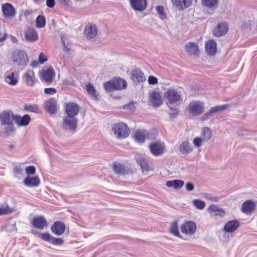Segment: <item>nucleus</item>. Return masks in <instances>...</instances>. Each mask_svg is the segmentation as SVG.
Masks as SVG:
<instances>
[{
  "mask_svg": "<svg viewBox=\"0 0 257 257\" xmlns=\"http://www.w3.org/2000/svg\"><path fill=\"white\" fill-rule=\"evenodd\" d=\"M65 110L66 115L63 117V127L75 131L77 127L78 120L76 116L79 112V107L74 102H68L65 103Z\"/></svg>",
  "mask_w": 257,
  "mask_h": 257,
  "instance_id": "nucleus-1",
  "label": "nucleus"
},
{
  "mask_svg": "<svg viewBox=\"0 0 257 257\" xmlns=\"http://www.w3.org/2000/svg\"><path fill=\"white\" fill-rule=\"evenodd\" d=\"M112 131L115 137L120 140L127 138L130 134L129 127L123 122L114 124L112 127Z\"/></svg>",
  "mask_w": 257,
  "mask_h": 257,
  "instance_id": "nucleus-2",
  "label": "nucleus"
},
{
  "mask_svg": "<svg viewBox=\"0 0 257 257\" xmlns=\"http://www.w3.org/2000/svg\"><path fill=\"white\" fill-rule=\"evenodd\" d=\"M11 60L15 64L22 66H26L29 62L27 54L21 49H16L13 52Z\"/></svg>",
  "mask_w": 257,
  "mask_h": 257,
  "instance_id": "nucleus-3",
  "label": "nucleus"
},
{
  "mask_svg": "<svg viewBox=\"0 0 257 257\" xmlns=\"http://www.w3.org/2000/svg\"><path fill=\"white\" fill-rule=\"evenodd\" d=\"M165 96L167 98L168 102L167 105L169 107L173 110H176L172 106L173 104L178 105L181 101L180 94L174 89L169 88L165 93Z\"/></svg>",
  "mask_w": 257,
  "mask_h": 257,
  "instance_id": "nucleus-4",
  "label": "nucleus"
},
{
  "mask_svg": "<svg viewBox=\"0 0 257 257\" xmlns=\"http://www.w3.org/2000/svg\"><path fill=\"white\" fill-rule=\"evenodd\" d=\"M204 107L203 102L199 101H192L189 104L188 109L190 113L197 115L204 111Z\"/></svg>",
  "mask_w": 257,
  "mask_h": 257,
  "instance_id": "nucleus-5",
  "label": "nucleus"
},
{
  "mask_svg": "<svg viewBox=\"0 0 257 257\" xmlns=\"http://www.w3.org/2000/svg\"><path fill=\"white\" fill-rule=\"evenodd\" d=\"M15 116L13 111L10 109L4 110L1 112V123L3 124H11L15 121Z\"/></svg>",
  "mask_w": 257,
  "mask_h": 257,
  "instance_id": "nucleus-6",
  "label": "nucleus"
},
{
  "mask_svg": "<svg viewBox=\"0 0 257 257\" xmlns=\"http://www.w3.org/2000/svg\"><path fill=\"white\" fill-rule=\"evenodd\" d=\"M207 212L212 217L223 218L226 214L225 211L216 204H211L207 208Z\"/></svg>",
  "mask_w": 257,
  "mask_h": 257,
  "instance_id": "nucleus-7",
  "label": "nucleus"
},
{
  "mask_svg": "<svg viewBox=\"0 0 257 257\" xmlns=\"http://www.w3.org/2000/svg\"><path fill=\"white\" fill-rule=\"evenodd\" d=\"M182 232L187 235H192L196 231V224L192 221L185 222L181 225Z\"/></svg>",
  "mask_w": 257,
  "mask_h": 257,
  "instance_id": "nucleus-8",
  "label": "nucleus"
},
{
  "mask_svg": "<svg viewBox=\"0 0 257 257\" xmlns=\"http://www.w3.org/2000/svg\"><path fill=\"white\" fill-rule=\"evenodd\" d=\"M229 105L228 104H224L213 106L203 115V116L201 117V119L202 120H206L209 117L212 116L213 115H214L215 113L226 109L228 108H229Z\"/></svg>",
  "mask_w": 257,
  "mask_h": 257,
  "instance_id": "nucleus-9",
  "label": "nucleus"
},
{
  "mask_svg": "<svg viewBox=\"0 0 257 257\" xmlns=\"http://www.w3.org/2000/svg\"><path fill=\"white\" fill-rule=\"evenodd\" d=\"M2 10L6 19H12L15 16L16 12L12 4L6 3L2 5Z\"/></svg>",
  "mask_w": 257,
  "mask_h": 257,
  "instance_id": "nucleus-10",
  "label": "nucleus"
},
{
  "mask_svg": "<svg viewBox=\"0 0 257 257\" xmlns=\"http://www.w3.org/2000/svg\"><path fill=\"white\" fill-rule=\"evenodd\" d=\"M147 135L149 139H154L155 138V134L153 135V134L151 133L148 134L145 130H139L136 131L134 135V138L137 142L143 143L145 141Z\"/></svg>",
  "mask_w": 257,
  "mask_h": 257,
  "instance_id": "nucleus-11",
  "label": "nucleus"
},
{
  "mask_svg": "<svg viewBox=\"0 0 257 257\" xmlns=\"http://www.w3.org/2000/svg\"><path fill=\"white\" fill-rule=\"evenodd\" d=\"M130 6L135 11L142 12L147 8V1L130 0Z\"/></svg>",
  "mask_w": 257,
  "mask_h": 257,
  "instance_id": "nucleus-12",
  "label": "nucleus"
},
{
  "mask_svg": "<svg viewBox=\"0 0 257 257\" xmlns=\"http://www.w3.org/2000/svg\"><path fill=\"white\" fill-rule=\"evenodd\" d=\"M31 223L34 228L39 230H43L48 226L46 219L42 216L34 218Z\"/></svg>",
  "mask_w": 257,
  "mask_h": 257,
  "instance_id": "nucleus-13",
  "label": "nucleus"
},
{
  "mask_svg": "<svg viewBox=\"0 0 257 257\" xmlns=\"http://www.w3.org/2000/svg\"><path fill=\"white\" fill-rule=\"evenodd\" d=\"M185 50L190 55L198 57L200 53L198 44L194 42L187 43L185 45Z\"/></svg>",
  "mask_w": 257,
  "mask_h": 257,
  "instance_id": "nucleus-14",
  "label": "nucleus"
},
{
  "mask_svg": "<svg viewBox=\"0 0 257 257\" xmlns=\"http://www.w3.org/2000/svg\"><path fill=\"white\" fill-rule=\"evenodd\" d=\"M41 238L56 245H61L64 243V240L61 238H55L48 233H41Z\"/></svg>",
  "mask_w": 257,
  "mask_h": 257,
  "instance_id": "nucleus-15",
  "label": "nucleus"
},
{
  "mask_svg": "<svg viewBox=\"0 0 257 257\" xmlns=\"http://www.w3.org/2000/svg\"><path fill=\"white\" fill-rule=\"evenodd\" d=\"M97 28L95 25L89 24L85 28L84 34L87 39L94 38L97 34Z\"/></svg>",
  "mask_w": 257,
  "mask_h": 257,
  "instance_id": "nucleus-16",
  "label": "nucleus"
},
{
  "mask_svg": "<svg viewBox=\"0 0 257 257\" xmlns=\"http://www.w3.org/2000/svg\"><path fill=\"white\" fill-rule=\"evenodd\" d=\"M65 229L64 223L59 221L55 222L51 227L52 232L57 235H62L64 232Z\"/></svg>",
  "mask_w": 257,
  "mask_h": 257,
  "instance_id": "nucleus-17",
  "label": "nucleus"
},
{
  "mask_svg": "<svg viewBox=\"0 0 257 257\" xmlns=\"http://www.w3.org/2000/svg\"><path fill=\"white\" fill-rule=\"evenodd\" d=\"M228 29L227 24L225 23H218L213 31V34L216 37L221 36L226 33Z\"/></svg>",
  "mask_w": 257,
  "mask_h": 257,
  "instance_id": "nucleus-18",
  "label": "nucleus"
},
{
  "mask_svg": "<svg viewBox=\"0 0 257 257\" xmlns=\"http://www.w3.org/2000/svg\"><path fill=\"white\" fill-rule=\"evenodd\" d=\"M149 99L152 105L155 107H159L163 103L162 96L157 92H154L150 93Z\"/></svg>",
  "mask_w": 257,
  "mask_h": 257,
  "instance_id": "nucleus-19",
  "label": "nucleus"
},
{
  "mask_svg": "<svg viewBox=\"0 0 257 257\" xmlns=\"http://www.w3.org/2000/svg\"><path fill=\"white\" fill-rule=\"evenodd\" d=\"M18 75L17 73L8 71L5 74V81L9 85L14 86L18 83Z\"/></svg>",
  "mask_w": 257,
  "mask_h": 257,
  "instance_id": "nucleus-20",
  "label": "nucleus"
},
{
  "mask_svg": "<svg viewBox=\"0 0 257 257\" xmlns=\"http://www.w3.org/2000/svg\"><path fill=\"white\" fill-rule=\"evenodd\" d=\"M150 150L152 154L159 156L162 154L164 150L163 144L161 143H152L150 146Z\"/></svg>",
  "mask_w": 257,
  "mask_h": 257,
  "instance_id": "nucleus-21",
  "label": "nucleus"
},
{
  "mask_svg": "<svg viewBox=\"0 0 257 257\" xmlns=\"http://www.w3.org/2000/svg\"><path fill=\"white\" fill-rule=\"evenodd\" d=\"M172 4L180 10L187 8L192 4V0H172Z\"/></svg>",
  "mask_w": 257,
  "mask_h": 257,
  "instance_id": "nucleus-22",
  "label": "nucleus"
},
{
  "mask_svg": "<svg viewBox=\"0 0 257 257\" xmlns=\"http://www.w3.org/2000/svg\"><path fill=\"white\" fill-rule=\"evenodd\" d=\"M239 226V222L237 220L228 221L224 226V230L227 233H232L235 231Z\"/></svg>",
  "mask_w": 257,
  "mask_h": 257,
  "instance_id": "nucleus-23",
  "label": "nucleus"
},
{
  "mask_svg": "<svg viewBox=\"0 0 257 257\" xmlns=\"http://www.w3.org/2000/svg\"><path fill=\"white\" fill-rule=\"evenodd\" d=\"M255 205L251 200H247L242 204L241 211L243 213L248 214L255 209Z\"/></svg>",
  "mask_w": 257,
  "mask_h": 257,
  "instance_id": "nucleus-24",
  "label": "nucleus"
},
{
  "mask_svg": "<svg viewBox=\"0 0 257 257\" xmlns=\"http://www.w3.org/2000/svg\"><path fill=\"white\" fill-rule=\"evenodd\" d=\"M31 120V117L28 114H25L23 116L16 115L15 122L19 126L27 125Z\"/></svg>",
  "mask_w": 257,
  "mask_h": 257,
  "instance_id": "nucleus-25",
  "label": "nucleus"
},
{
  "mask_svg": "<svg viewBox=\"0 0 257 257\" xmlns=\"http://www.w3.org/2000/svg\"><path fill=\"white\" fill-rule=\"evenodd\" d=\"M25 38L30 42H35L38 39V34L36 30L29 28L25 32Z\"/></svg>",
  "mask_w": 257,
  "mask_h": 257,
  "instance_id": "nucleus-26",
  "label": "nucleus"
},
{
  "mask_svg": "<svg viewBox=\"0 0 257 257\" xmlns=\"http://www.w3.org/2000/svg\"><path fill=\"white\" fill-rule=\"evenodd\" d=\"M40 180L37 176L33 177H28L24 181L25 186L29 187H36L39 185Z\"/></svg>",
  "mask_w": 257,
  "mask_h": 257,
  "instance_id": "nucleus-27",
  "label": "nucleus"
},
{
  "mask_svg": "<svg viewBox=\"0 0 257 257\" xmlns=\"http://www.w3.org/2000/svg\"><path fill=\"white\" fill-rule=\"evenodd\" d=\"M205 50L209 55L212 56L216 54L217 51L216 44L213 40H209L206 43Z\"/></svg>",
  "mask_w": 257,
  "mask_h": 257,
  "instance_id": "nucleus-28",
  "label": "nucleus"
},
{
  "mask_svg": "<svg viewBox=\"0 0 257 257\" xmlns=\"http://www.w3.org/2000/svg\"><path fill=\"white\" fill-rule=\"evenodd\" d=\"M45 108L48 112L51 114H55L57 109L56 101L54 99H50L45 103Z\"/></svg>",
  "mask_w": 257,
  "mask_h": 257,
  "instance_id": "nucleus-29",
  "label": "nucleus"
},
{
  "mask_svg": "<svg viewBox=\"0 0 257 257\" xmlns=\"http://www.w3.org/2000/svg\"><path fill=\"white\" fill-rule=\"evenodd\" d=\"M136 160L143 171L153 170L154 168L150 167L149 163L146 158L139 156L136 157Z\"/></svg>",
  "mask_w": 257,
  "mask_h": 257,
  "instance_id": "nucleus-30",
  "label": "nucleus"
},
{
  "mask_svg": "<svg viewBox=\"0 0 257 257\" xmlns=\"http://www.w3.org/2000/svg\"><path fill=\"white\" fill-rule=\"evenodd\" d=\"M132 79L134 81L142 82L146 80V77L140 69H135L132 71Z\"/></svg>",
  "mask_w": 257,
  "mask_h": 257,
  "instance_id": "nucleus-31",
  "label": "nucleus"
},
{
  "mask_svg": "<svg viewBox=\"0 0 257 257\" xmlns=\"http://www.w3.org/2000/svg\"><path fill=\"white\" fill-rule=\"evenodd\" d=\"M24 79L28 85H33L36 82L35 74L33 71L29 70L26 72L24 74Z\"/></svg>",
  "mask_w": 257,
  "mask_h": 257,
  "instance_id": "nucleus-32",
  "label": "nucleus"
},
{
  "mask_svg": "<svg viewBox=\"0 0 257 257\" xmlns=\"http://www.w3.org/2000/svg\"><path fill=\"white\" fill-rule=\"evenodd\" d=\"M192 150V147L188 141L183 142L179 147V151L182 155L188 154L191 153Z\"/></svg>",
  "mask_w": 257,
  "mask_h": 257,
  "instance_id": "nucleus-33",
  "label": "nucleus"
},
{
  "mask_svg": "<svg viewBox=\"0 0 257 257\" xmlns=\"http://www.w3.org/2000/svg\"><path fill=\"white\" fill-rule=\"evenodd\" d=\"M113 170L119 175H126L128 173V170L122 165L116 162H114L113 165Z\"/></svg>",
  "mask_w": 257,
  "mask_h": 257,
  "instance_id": "nucleus-34",
  "label": "nucleus"
},
{
  "mask_svg": "<svg viewBox=\"0 0 257 257\" xmlns=\"http://www.w3.org/2000/svg\"><path fill=\"white\" fill-rule=\"evenodd\" d=\"M54 78V71L52 68L44 70L42 73L43 79L47 83H51Z\"/></svg>",
  "mask_w": 257,
  "mask_h": 257,
  "instance_id": "nucleus-35",
  "label": "nucleus"
},
{
  "mask_svg": "<svg viewBox=\"0 0 257 257\" xmlns=\"http://www.w3.org/2000/svg\"><path fill=\"white\" fill-rule=\"evenodd\" d=\"M115 90H121L125 88L127 85L126 81L120 77L113 79Z\"/></svg>",
  "mask_w": 257,
  "mask_h": 257,
  "instance_id": "nucleus-36",
  "label": "nucleus"
},
{
  "mask_svg": "<svg viewBox=\"0 0 257 257\" xmlns=\"http://www.w3.org/2000/svg\"><path fill=\"white\" fill-rule=\"evenodd\" d=\"M184 184V182L180 180L168 181L166 182V186L168 187H173L175 189L181 188Z\"/></svg>",
  "mask_w": 257,
  "mask_h": 257,
  "instance_id": "nucleus-37",
  "label": "nucleus"
},
{
  "mask_svg": "<svg viewBox=\"0 0 257 257\" xmlns=\"http://www.w3.org/2000/svg\"><path fill=\"white\" fill-rule=\"evenodd\" d=\"M212 137L211 130L208 127H205L202 129L201 137L204 141H208Z\"/></svg>",
  "mask_w": 257,
  "mask_h": 257,
  "instance_id": "nucleus-38",
  "label": "nucleus"
},
{
  "mask_svg": "<svg viewBox=\"0 0 257 257\" xmlns=\"http://www.w3.org/2000/svg\"><path fill=\"white\" fill-rule=\"evenodd\" d=\"M6 125L3 127V133L6 136L8 137L12 135L15 131L16 128L14 126V124L11 123V124H4Z\"/></svg>",
  "mask_w": 257,
  "mask_h": 257,
  "instance_id": "nucleus-39",
  "label": "nucleus"
},
{
  "mask_svg": "<svg viewBox=\"0 0 257 257\" xmlns=\"http://www.w3.org/2000/svg\"><path fill=\"white\" fill-rule=\"evenodd\" d=\"M85 89L88 94L91 95V97L94 99H97V95L96 94V91L94 87L91 83H88L86 85Z\"/></svg>",
  "mask_w": 257,
  "mask_h": 257,
  "instance_id": "nucleus-40",
  "label": "nucleus"
},
{
  "mask_svg": "<svg viewBox=\"0 0 257 257\" xmlns=\"http://www.w3.org/2000/svg\"><path fill=\"white\" fill-rule=\"evenodd\" d=\"M204 7L209 9H214L218 5V0H201Z\"/></svg>",
  "mask_w": 257,
  "mask_h": 257,
  "instance_id": "nucleus-41",
  "label": "nucleus"
},
{
  "mask_svg": "<svg viewBox=\"0 0 257 257\" xmlns=\"http://www.w3.org/2000/svg\"><path fill=\"white\" fill-rule=\"evenodd\" d=\"M170 231V232L175 236L179 237L180 234L178 230V226L177 222L174 221L171 224Z\"/></svg>",
  "mask_w": 257,
  "mask_h": 257,
  "instance_id": "nucleus-42",
  "label": "nucleus"
},
{
  "mask_svg": "<svg viewBox=\"0 0 257 257\" xmlns=\"http://www.w3.org/2000/svg\"><path fill=\"white\" fill-rule=\"evenodd\" d=\"M14 211L13 208H10L8 205L0 206V215L8 214Z\"/></svg>",
  "mask_w": 257,
  "mask_h": 257,
  "instance_id": "nucleus-43",
  "label": "nucleus"
},
{
  "mask_svg": "<svg viewBox=\"0 0 257 257\" xmlns=\"http://www.w3.org/2000/svg\"><path fill=\"white\" fill-rule=\"evenodd\" d=\"M46 19L44 16H39L36 19V26L39 28H42L45 27Z\"/></svg>",
  "mask_w": 257,
  "mask_h": 257,
  "instance_id": "nucleus-44",
  "label": "nucleus"
},
{
  "mask_svg": "<svg viewBox=\"0 0 257 257\" xmlns=\"http://www.w3.org/2000/svg\"><path fill=\"white\" fill-rule=\"evenodd\" d=\"M193 204L196 208L200 210L203 209L205 207V202L199 199L193 200Z\"/></svg>",
  "mask_w": 257,
  "mask_h": 257,
  "instance_id": "nucleus-45",
  "label": "nucleus"
},
{
  "mask_svg": "<svg viewBox=\"0 0 257 257\" xmlns=\"http://www.w3.org/2000/svg\"><path fill=\"white\" fill-rule=\"evenodd\" d=\"M156 11L159 18L163 20L166 18V15L164 12V8L162 6H159L156 7Z\"/></svg>",
  "mask_w": 257,
  "mask_h": 257,
  "instance_id": "nucleus-46",
  "label": "nucleus"
},
{
  "mask_svg": "<svg viewBox=\"0 0 257 257\" xmlns=\"http://www.w3.org/2000/svg\"><path fill=\"white\" fill-rule=\"evenodd\" d=\"M61 40L63 43L64 51L66 52H68L71 50V47L69 41L67 39H66L65 36H62Z\"/></svg>",
  "mask_w": 257,
  "mask_h": 257,
  "instance_id": "nucleus-47",
  "label": "nucleus"
},
{
  "mask_svg": "<svg viewBox=\"0 0 257 257\" xmlns=\"http://www.w3.org/2000/svg\"><path fill=\"white\" fill-rule=\"evenodd\" d=\"M24 108L28 111H31L33 112H38L39 110V107L36 104H26L24 106Z\"/></svg>",
  "mask_w": 257,
  "mask_h": 257,
  "instance_id": "nucleus-48",
  "label": "nucleus"
},
{
  "mask_svg": "<svg viewBox=\"0 0 257 257\" xmlns=\"http://www.w3.org/2000/svg\"><path fill=\"white\" fill-rule=\"evenodd\" d=\"M103 86L104 87V89L109 92H110L112 90H115L114 85V82L113 80H112L111 81H107L104 83Z\"/></svg>",
  "mask_w": 257,
  "mask_h": 257,
  "instance_id": "nucleus-49",
  "label": "nucleus"
},
{
  "mask_svg": "<svg viewBox=\"0 0 257 257\" xmlns=\"http://www.w3.org/2000/svg\"><path fill=\"white\" fill-rule=\"evenodd\" d=\"M253 25V22L252 20H248V21H244L241 26V29L244 31L249 30L251 29Z\"/></svg>",
  "mask_w": 257,
  "mask_h": 257,
  "instance_id": "nucleus-50",
  "label": "nucleus"
},
{
  "mask_svg": "<svg viewBox=\"0 0 257 257\" xmlns=\"http://www.w3.org/2000/svg\"><path fill=\"white\" fill-rule=\"evenodd\" d=\"M204 142L205 141L201 137H196L193 140V143L196 148H199Z\"/></svg>",
  "mask_w": 257,
  "mask_h": 257,
  "instance_id": "nucleus-51",
  "label": "nucleus"
},
{
  "mask_svg": "<svg viewBox=\"0 0 257 257\" xmlns=\"http://www.w3.org/2000/svg\"><path fill=\"white\" fill-rule=\"evenodd\" d=\"M6 228V230L10 233L16 232L17 230L16 223L8 225Z\"/></svg>",
  "mask_w": 257,
  "mask_h": 257,
  "instance_id": "nucleus-52",
  "label": "nucleus"
},
{
  "mask_svg": "<svg viewBox=\"0 0 257 257\" xmlns=\"http://www.w3.org/2000/svg\"><path fill=\"white\" fill-rule=\"evenodd\" d=\"M26 172L28 175H34L36 172V169L34 166H29L26 167Z\"/></svg>",
  "mask_w": 257,
  "mask_h": 257,
  "instance_id": "nucleus-53",
  "label": "nucleus"
},
{
  "mask_svg": "<svg viewBox=\"0 0 257 257\" xmlns=\"http://www.w3.org/2000/svg\"><path fill=\"white\" fill-rule=\"evenodd\" d=\"M204 197L206 199L214 202H217L218 201V198L217 197L214 196L210 194H205Z\"/></svg>",
  "mask_w": 257,
  "mask_h": 257,
  "instance_id": "nucleus-54",
  "label": "nucleus"
},
{
  "mask_svg": "<svg viewBox=\"0 0 257 257\" xmlns=\"http://www.w3.org/2000/svg\"><path fill=\"white\" fill-rule=\"evenodd\" d=\"M149 83L152 85H155L158 83V79L156 77L150 76L148 78Z\"/></svg>",
  "mask_w": 257,
  "mask_h": 257,
  "instance_id": "nucleus-55",
  "label": "nucleus"
},
{
  "mask_svg": "<svg viewBox=\"0 0 257 257\" xmlns=\"http://www.w3.org/2000/svg\"><path fill=\"white\" fill-rule=\"evenodd\" d=\"M47 60V57L42 53L39 56V61L41 64L44 63Z\"/></svg>",
  "mask_w": 257,
  "mask_h": 257,
  "instance_id": "nucleus-56",
  "label": "nucleus"
},
{
  "mask_svg": "<svg viewBox=\"0 0 257 257\" xmlns=\"http://www.w3.org/2000/svg\"><path fill=\"white\" fill-rule=\"evenodd\" d=\"M44 92L46 94H54L56 92V90L54 88H47L45 89Z\"/></svg>",
  "mask_w": 257,
  "mask_h": 257,
  "instance_id": "nucleus-57",
  "label": "nucleus"
},
{
  "mask_svg": "<svg viewBox=\"0 0 257 257\" xmlns=\"http://www.w3.org/2000/svg\"><path fill=\"white\" fill-rule=\"evenodd\" d=\"M55 4V0H47L46 5L49 8H52L54 7Z\"/></svg>",
  "mask_w": 257,
  "mask_h": 257,
  "instance_id": "nucleus-58",
  "label": "nucleus"
},
{
  "mask_svg": "<svg viewBox=\"0 0 257 257\" xmlns=\"http://www.w3.org/2000/svg\"><path fill=\"white\" fill-rule=\"evenodd\" d=\"M186 188L187 190H188L189 191H191L194 189V186L193 184H192L191 183H187L186 184Z\"/></svg>",
  "mask_w": 257,
  "mask_h": 257,
  "instance_id": "nucleus-59",
  "label": "nucleus"
},
{
  "mask_svg": "<svg viewBox=\"0 0 257 257\" xmlns=\"http://www.w3.org/2000/svg\"><path fill=\"white\" fill-rule=\"evenodd\" d=\"M6 37V34L5 33H2L0 32V42L4 41Z\"/></svg>",
  "mask_w": 257,
  "mask_h": 257,
  "instance_id": "nucleus-60",
  "label": "nucleus"
},
{
  "mask_svg": "<svg viewBox=\"0 0 257 257\" xmlns=\"http://www.w3.org/2000/svg\"><path fill=\"white\" fill-rule=\"evenodd\" d=\"M126 107H127V109H128L131 110H134L135 108L133 103H131V104H128V105Z\"/></svg>",
  "mask_w": 257,
  "mask_h": 257,
  "instance_id": "nucleus-61",
  "label": "nucleus"
},
{
  "mask_svg": "<svg viewBox=\"0 0 257 257\" xmlns=\"http://www.w3.org/2000/svg\"><path fill=\"white\" fill-rule=\"evenodd\" d=\"M245 132L244 130H239L238 132H237V134L239 135V136H243L244 135V132Z\"/></svg>",
  "mask_w": 257,
  "mask_h": 257,
  "instance_id": "nucleus-62",
  "label": "nucleus"
},
{
  "mask_svg": "<svg viewBox=\"0 0 257 257\" xmlns=\"http://www.w3.org/2000/svg\"><path fill=\"white\" fill-rule=\"evenodd\" d=\"M14 172L15 173L21 174V173H22V169H20L19 168H15V170H14Z\"/></svg>",
  "mask_w": 257,
  "mask_h": 257,
  "instance_id": "nucleus-63",
  "label": "nucleus"
},
{
  "mask_svg": "<svg viewBox=\"0 0 257 257\" xmlns=\"http://www.w3.org/2000/svg\"><path fill=\"white\" fill-rule=\"evenodd\" d=\"M177 114V112L172 113H170V116L171 118H175Z\"/></svg>",
  "mask_w": 257,
  "mask_h": 257,
  "instance_id": "nucleus-64",
  "label": "nucleus"
}]
</instances>
